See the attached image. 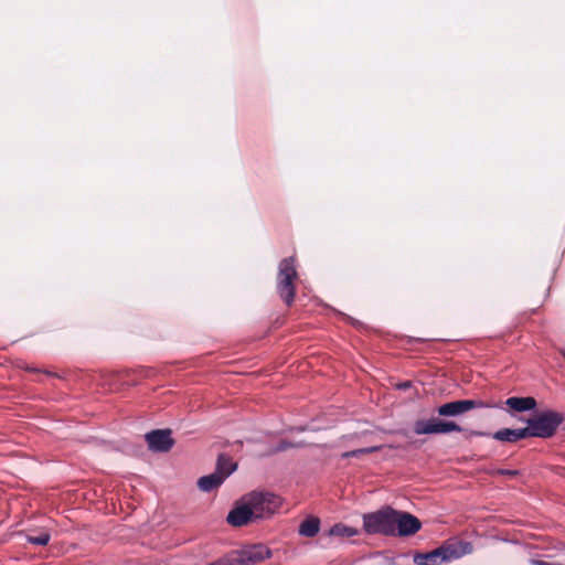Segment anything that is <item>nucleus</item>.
<instances>
[{
  "label": "nucleus",
  "mask_w": 565,
  "mask_h": 565,
  "mask_svg": "<svg viewBox=\"0 0 565 565\" xmlns=\"http://www.w3.org/2000/svg\"><path fill=\"white\" fill-rule=\"evenodd\" d=\"M244 502L250 505L255 520L271 518L282 505V499L269 491H252L244 495Z\"/></svg>",
  "instance_id": "7ed1b4c3"
},
{
  "label": "nucleus",
  "mask_w": 565,
  "mask_h": 565,
  "mask_svg": "<svg viewBox=\"0 0 565 565\" xmlns=\"http://www.w3.org/2000/svg\"><path fill=\"white\" fill-rule=\"evenodd\" d=\"M490 475H501L507 477H516L520 472L519 470H510V469H494L489 471Z\"/></svg>",
  "instance_id": "412c9836"
},
{
  "label": "nucleus",
  "mask_w": 565,
  "mask_h": 565,
  "mask_svg": "<svg viewBox=\"0 0 565 565\" xmlns=\"http://www.w3.org/2000/svg\"><path fill=\"white\" fill-rule=\"evenodd\" d=\"M498 404L489 401L484 402L481 399H458L449 403H445L437 408V413L440 416H459L468 411L475 408H494Z\"/></svg>",
  "instance_id": "423d86ee"
},
{
  "label": "nucleus",
  "mask_w": 565,
  "mask_h": 565,
  "mask_svg": "<svg viewBox=\"0 0 565 565\" xmlns=\"http://www.w3.org/2000/svg\"><path fill=\"white\" fill-rule=\"evenodd\" d=\"M209 565H238L236 551L226 557H222L213 563H210Z\"/></svg>",
  "instance_id": "aec40b11"
},
{
  "label": "nucleus",
  "mask_w": 565,
  "mask_h": 565,
  "mask_svg": "<svg viewBox=\"0 0 565 565\" xmlns=\"http://www.w3.org/2000/svg\"><path fill=\"white\" fill-rule=\"evenodd\" d=\"M466 553V548L459 550L457 545L448 544L435 550L428 556H443V559L447 561L450 558H459Z\"/></svg>",
  "instance_id": "4468645a"
},
{
  "label": "nucleus",
  "mask_w": 565,
  "mask_h": 565,
  "mask_svg": "<svg viewBox=\"0 0 565 565\" xmlns=\"http://www.w3.org/2000/svg\"><path fill=\"white\" fill-rule=\"evenodd\" d=\"M422 527V522L415 515L395 510L394 535L411 536L416 534Z\"/></svg>",
  "instance_id": "0eeeda50"
},
{
  "label": "nucleus",
  "mask_w": 565,
  "mask_h": 565,
  "mask_svg": "<svg viewBox=\"0 0 565 565\" xmlns=\"http://www.w3.org/2000/svg\"><path fill=\"white\" fill-rule=\"evenodd\" d=\"M298 273L295 257L284 258L278 266L277 292L287 307H290L296 297V280Z\"/></svg>",
  "instance_id": "f03ea898"
},
{
  "label": "nucleus",
  "mask_w": 565,
  "mask_h": 565,
  "mask_svg": "<svg viewBox=\"0 0 565 565\" xmlns=\"http://www.w3.org/2000/svg\"><path fill=\"white\" fill-rule=\"evenodd\" d=\"M236 468V462H234L230 456L225 454L218 455L215 471L224 476V479L232 475Z\"/></svg>",
  "instance_id": "2eb2a0df"
},
{
  "label": "nucleus",
  "mask_w": 565,
  "mask_h": 565,
  "mask_svg": "<svg viewBox=\"0 0 565 565\" xmlns=\"http://www.w3.org/2000/svg\"><path fill=\"white\" fill-rule=\"evenodd\" d=\"M505 405L514 412L522 413L534 409L536 407V399L532 396L509 397L505 401Z\"/></svg>",
  "instance_id": "f8f14e48"
},
{
  "label": "nucleus",
  "mask_w": 565,
  "mask_h": 565,
  "mask_svg": "<svg viewBox=\"0 0 565 565\" xmlns=\"http://www.w3.org/2000/svg\"><path fill=\"white\" fill-rule=\"evenodd\" d=\"M564 417L561 413L554 411H544L527 419L525 427L527 437L550 438L558 426L563 423Z\"/></svg>",
  "instance_id": "20e7f679"
},
{
  "label": "nucleus",
  "mask_w": 565,
  "mask_h": 565,
  "mask_svg": "<svg viewBox=\"0 0 565 565\" xmlns=\"http://www.w3.org/2000/svg\"><path fill=\"white\" fill-rule=\"evenodd\" d=\"M395 510L386 507L363 515V527L369 534L394 535Z\"/></svg>",
  "instance_id": "39448f33"
},
{
  "label": "nucleus",
  "mask_w": 565,
  "mask_h": 565,
  "mask_svg": "<svg viewBox=\"0 0 565 565\" xmlns=\"http://www.w3.org/2000/svg\"><path fill=\"white\" fill-rule=\"evenodd\" d=\"M320 529V521L318 518L311 516L306 519L299 526V534L306 537L315 536Z\"/></svg>",
  "instance_id": "dca6fc26"
},
{
  "label": "nucleus",
  "mask_w": 565,
  "mask_h": 565,
  "mask_svg": "<svg viewBox=\"0 0 565 565\" xmlns=\"http://www.w3.org/2000/svg\"><path fill=\"white\" fill-rule=\"evenodd\" d=\"M452 431H465V438L471 439L472 437H489L490 434L480 430L465 429L459 424L452 420H441L438 418L419 419L414 424V433L416 435H438L448 434Z\"/></svg>",
  "instance_id": "f257e3e1"
},
{
  "label": "nucleus",
  "mask_w": 565,
  "mask_h": 565,
  "mask_svg": "<svg viewBox=\"0 0 565 565\" xmlns=\"http://www.w3.org/2000/svg\"><path fill=\"white\" fill-rule=\"evenodd\" d=\"M225 481L224 476L214 471L207 476H203L198 480V487L204 492H210L218 488Z\"/></svg>",
  "instance_id": "ddd939ff"
},
{
  "label": "nucleus",
  "mask_w": 565,
  "mask_h": 565,
  "mask_svg": "<svg viewBox=\"0 0 565 565\" xmlns=\"http://www.w3.org/2000/svg\"><path fill=\"white\" fill-rule=\"evenodd\" d=\"M289 447V445L287 443H281L280 446L278 447L279 450H285Z\"/></svg>",
  "instance_id": "4be33fe9"
},
{
  "label": "nucleus",
  "mask_w": 565,
  "mask_h": 565,
  "mask_svg": "<svg viewBox=\"0 0 565 565\" xmlns=\"http://www.w3.org/2000/svg\"><path fill=\"white\" fill-rule=\"evenodd\" d=\"M50 539H51V535L47 533V532H42L40 535L38 536H31L29 535L26 537L28 542L31 543V544H34V545H41V546H45L49 544L50 542Z\"/></svg>",
  "instance_id": "6ab92c4d"
},
{
  "label": "nucleus",
  "mask_w": 565,
  "mask_h": 565,
  "mask_svg": "<svg viewBox=\"0 0 565 565\" xmlns=\"http://www.w3.org/2000/svg\"><path fill=\"white\" fill-rule=\"evenodd\" d=\"M148 446L153 451L164 452L173 446L170 430L156 429L146 435Z\"/></svg>",
  "instance_id": "1a4fd4ad"
},
{
  "label": "nucleus",
  "mask_w": 565,
  "mask_h": 565,
  "mask_svg": "<svg viewBox=\"0 0 565 565\" xmlns=\"http://www.w3.org/2000/svg\"><path fill=\"white\" fill-rule=\"evenodd\" d=\"M384 446H372V447H366V448H360V449H355V450H352V451H347V452H343L341 455L342 458H350V457H359L361 455H365V454H372V452H376V451H380Z\"/></svg>",
  "instance_id": "a211bd4d"
},
{
  "label": "nucleus",
  "mask_w": 565,
  "mask_h": 565,
  "mask_svg": "<svg viewBox=\"0 0 565 565\" xmlns=\"http://www.w3.org/2000/svg\"><path fill=\"white\" fill-rule=\"evenodd\" d=\"M226 520L233 526H243L255 520L250 505H248V502H244V497L241 499L239 503L230 511Z\"/></svg>",
  "instance_id": "9d476101"
},
{
  "label": "nucleus",
  "mask_w": 565,
  "mask_h": 565,
  "mask_svg": "<svg viewBox=\"0 0 565 565\" xmlns=\"http://www.w3.org/2000/svg\"><path fill=\"white\" fill-rule=\"evenodd\" d=\"M492 437L499 441L504 443H516L521 439L527 438V433L525 427L518 429L503 428L495 431Z\"/></svg>",
  "instance_id": "9b49d317"
},
{
  "label": "nucleus",
  "mask_w": 565,
  "mask_h": 565,
  "mask_svg": "<svg viewBox=\"0 0 565 565\" xmlns=\"http://www.w3.org/2000/svg\"><path fill=\"white\" fill-rule=\"evenodd\" d=\"M409 386H411V383H409V382H407V383H405V384L401 385V387H403V388H407V387H409Z\"/></svg>",
  "instance_id": "5701e85b"
},
{
  "label": "nucleus",
  "mask_w": 565,
  "mask_h": 565,
  "mask_svg": "<svg viewBox=\"0 0 565 565\" xmlns=\"http://www.w3.org/2000/svg\"><path fill=\"white\" fill-rule=\"evenodd\" d=\"M238 565H254L270 557V550L263 545H253L241 551H236Z\"/></svg>",
  "instance_id": "6e6552de"
},
{
  "label": "nucleus",
  "mask_w": 565,
  "mask_h": 565,
  "mask_svg": "<svg viewBox=\"0 0 565 565\" xmlns=\"http://www.w3.org/2000/svg\"><path fill=\"white\" fill-rule=\"evenodd\" d=\"M563 355H564V359H565V353Z\"/></svg>",
  "instance_id": "b1692460"
},
{
  "label": "nucleus",
  "mask_w": 565,
  "mask_h": 565,
  "mask_svg": "<svg viewBox=\"0 0 565 565\" xmlns=\"http://www.w3.org/2000/svg\"><path fill=\"white\" fill-rule=\"evenodd\" d=\"M330 533L337 536L351 537L358 534V530L343 524H335L331 527Z\"/></svg>",
  "instance_id": "f3484780"
}]
</instances>
